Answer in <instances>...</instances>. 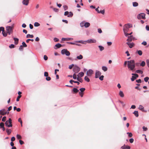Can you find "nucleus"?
Instances as JSON below:
<instances>
[{"label":"nucleus","instance_id":"1","mask_svg":"<svg viewBox=\"0 0 149 149\" xmlns=\"http://www.w3.org/2000/svg\"><path fill=\"white\" fill-rule=\"evenodd\" d=\"M127 62L128 68L131 70H133L135 67L134 61V60H131L128 61Z\"/></svg>","mask_w":149,"mask_h":149},{"label":"nucleus","instance_id":"2","mask_svg":"<svg viewBox=\"0 0 149 149\" xmlns=\"http://www.w3.org/2000/svg\"><path fill=\"white\" fill-rule=\"evenodd\" d=\"M14 28V25L13 24L11 26H8L6 28V30L7 31V33L9 35H10L13 32V30Z\"/></svg>","mask_w":149,"mask_h":149},{"label":"nucleus","instance_id":"3","mask_svg":"<svg viewBox=\"0 0 149 149\" xmlns=\"http://www.w3.org/2000/svg\"><path fill=\"white\" fill-rule=\"evenodd\" d=\"M132 26V25L130 24H127L125 25L123 28L124 32H127L128 31L129 28Z\"/></svg>","mask_w":149,"mask_h":149},{"label":"nucleus","instance_id":"4","mask_svg":"<svg viewBox=\"0 0 149 149\" xmlns=\"http://www.w3.org/2000/svg\"><path fill=\"white\" fill-rule=\"evenodd\" d=\"M12 123V120L10 118H9L8 120L6 121L5 124L6 126L9 127L12 126L13 125Z\"/></svg>","mask_w":149,"mask_h":149},{"label":"nucleus","instance_id":"5","mask_svg":"<svg viewBox=\"0 0 149 149\" xmlns=\"http://www.w3.org/2000/svg\"><path fill=\"white\" fill-rule=\"evenodd\" d=\"M61 53L62 54H65L67 56H69L70 55V52L67 49H63L61 51Z\"/></svg>","mask_w":149,"mask_h":149},{"label":"nucleus","instance_id":"6","mask_svg":"<svg viewBox=\"0 0 149 149\" xmlns=\"http://www.w3.org/2000/svg\"><path fill=\"white\" fill-rule=\"evenodd\" d=\"M137 18L139 19H145V14L144 13H141L139 14L137 16Z\"/></svg>","mask_w":149,"mask_h":149},{"label":"nucleus","instance_id":"7","mask_svg":"<svg viewBox=\"0 0 149 149\" xmlns=\"http://www.w3.org/2000/svg\"><path fill=\"white\" fill-rule=\"evenodd\" d=\"M80 70V68L76 65H75L73 67V71L75 73H78Z\"/></svg>","mask_w":149,"mask_h":149},{"label":"nucleus","instance_id":"8","mask_svg":"<svg viewBox=\"0 0 149 149\" xmlns=\"http://www.w3.org/2000/svg\"><path fill=\"white\" fill-rule=\"evenodd\" d=\"M93 71L92 70L90 69L87 72V75L88 76L91 77L93 74Z\"/></svg>","mask_w":149,"mask_h":149},{"label":"nucleus","instance_id":"9","mask_svg":"<svg viewBox=\"0 0 149 149\" xmlns=\"http://www.w3.org/2000/svg\"><path fill=\"white\" fill-rule=\"evenodd\" d=\"M7 113V112L6 109H2L0 110V114L2 115H5Z\"/></svg>","mask_w":149,"mask_h":149},{"label":"nucleus","instance_id":"10","mask_svg":"<svg viewBox=\"0 0 149 149\" xmlns=\"http://www.w3.org/2000/svg\"><path fill=\"white\" fill-rule=\"evenodd\" d=\"M101 73L100 72L97 71L95 73V78H98L101 75Z\"/></svg>","mask_w":149,"mask_h":149},{"label":"nucleus","instance_id":"11","mask_svg":"<svg viewBox=\"0 0 149 149\" xmlns=\"http://www.w3.org/2000/svg\"><path fill=\"white\" fill-rule=\"evenodd\" d=\"M87 42L88 43H95L96 41L95 39H90L87 40Z\"/></svg>","mask_w":149,"mask_h":149},{"label":"nucleus","instance_id":"12","mask_svg":"<svg viewBox=\"0 0 149 149\" xmlns=\"http://www.w3.org/2000/svg\"><path fill=\"white\" fill-rule=\"evenodd\" d=\"M29 0H23L22 2V3L26 6H27L29 3Z\"/></svg>","mask_w":149,"mask_h":149},{"label":"nucleus","instance_id":"13","mask_svg":"<svg viewBox=\"0 0 149 149\" xmlns=\"http://www.w3.org/2000/svg\"><path fill=\"white\" fill-rule=\"evenodd\" d=\"M127 44L129 45V47L130 48H132L134 46V43H130L129 42H127Z\"/></svg>","mask_w":149,"mask_h":149},{"label":"nucleus","instance_id":"14","mask_svg":"<svg viewBox=\"0 0 149 149\" xmlns=\"http://www.w3.org/2000/svg\"><path fill=\"white\" fill-rule=\"evenodd\" d=\"M73 39L72 38H62V41H65V40H73Z\"/></svg>","mask_w":149,"mask_h":149},{"label":"nucleus","instance_id":"15","mask_svg":"<svg viewBox=\"0 0 149 149\" xmlns=\"http://www.w3.org/2000/svg\"><path fill=\"white\" fill-rule=\"evenodd\" d=\"M13 39L15 41V45H17L19 39L17 38H14Z\"/></svg>","mask_w":149,"mask_h":149},{"label":"nucleus","instance_id":"16","mask_svg":"<svg viewBox=\"0 0 149 149\" xmlns=\"http://www.w3.org/2000/svg\"><path fill=\"white\" fill-rule=\"evenodd\" d=\"M62 45L59 43H58L55 45V46L56 47V48H54L55 49H57L58 48H59L62 47Z\"/></svg>","mask_w":149,"mask_h":149},{"label":"nucleus","instance_id":"17","mask_svg":"<svg viewBox=\"0 0 149 149\" xmlns=\"http://www.w3.org/2000/svg\"><path fill=\"white\" fill-rule=\"evenodd\" d=\"M132 36H128V39H127V41L128 42H130L132 41Z\"/></svg>","mask_w":149,"mask_h":149},{"label":"nucleus","instance_id":"18","mask_svg":"<svg viewBox=\"0 0 149 149\" xmlns=\"http://www.w3.org/2000/svg\"><path fill=\"white\" fill-rule=\"evenodd\" d=\"M119 95L121 97H123L124 96V94L123 92L122 91H119Z\"/></svg>","mask_w":149,"mask_h":149},{"label":"nucleus","instance_id":"19","mask_svg":"<svg viewBox=\"0 0 149 149\" xmlns=\"http://www.w3.org/2000/svg\"><path fill=\"white\" fill-rule=\"evenodd\" d=\"M90 23L89 22H86L84 24V26L86 28L90 26Z\"/></svg>","mask_w":149,"mask_h":149},{"label":"nucleus","instance_id":"20","mask_svg":"<svg viewBox=\"0 0 149 149\" xmlns=\"http://www.w3.org/2000/svg\"><path fill=\"white\" fill-rule=\"evenodd\" d=\"M84 75V73L83 72H81L79 73L77 75V77H82Z\"/></svg>","mask_w":149,"mask_h":149},{"label":"nucleus","instance_id":"21","mask_svg":"<svg viewBox=\"0 0 149 149\" xmlns=\"http://www.w3.org/2000/svg\"><path fill=\"white\" fill-rule=\"evenodd\" d=\"M6 131L7 133L8 134V135H10L11 132V130L8 129H6Z\"/></svg>","mask_w":149,"mask_h":149},{"label":"nucleus","instance_id":"22","mask_svg":"<svg viewBox=\"0 0 149 149\" xmlns=\"http://www.w3.org/2000/svg\"><path fill=\"white\" fill-rule=\"evenodd\" d=\"M133 113L134 114V115L136 117H138L139 114H138V111H134V112H133Z\"/></svg>","mask_w":149,"mask_h":149},{"label":"nucleus","instance_id":"23","mask_svg":"<svg viewBox=\"0 0 149 149\" xmlns=\"http://www.w3.org/2000/svg\"><path fill=\"white\" fill-rule=\"evenodd\" d=\"M33 35H30V34H28L26 36V38H33Z\"/></svg>","mask_w":149,"mask_h":149},{"label":"nucleus","instance_id":"24","mask_svg":"<svg viewBox=\"0 0 149 149\" xmlns=\"http://www.w3.org/2000/svg\"><path fill=\"white\" fill-rule=\"evenodd\" d=\"M77 58L79 60L83 58V56L81 55H80L79 56H77Z\"/></svg>","mask_w":149,"mask_h":149},{"label":"nucleus","instance_id":"25","mask_svg":"<svg viewBox=\"0 0 149 149\" xmlns=\"http://www.w3.org/2000/svg\"><path fill=\"white\" fill-rule=\"evenodd\" d=\"M77 80L80 82H82L83 81L82 79L81 78L79 77H77Z\"/></svg>","mask_w":149,"mask_h":149},{"label":"nucleus","instance_id":"26","mask_svg":"<svg viewBox=\"0 0 149 149\" xmlns=\"http://www.w3.org/2000/svg\"><path fill=\"white\" fill-rule=\"evenodd\" d=\"M139 109H140V110L142 111H143L144 107L141 105H139Z\"/></svg>","mask_w":149,"mask_h":149},{"label":"nucleus","instance_id":"27","mask_svg":"<svg viewBox=\"0 0 149 149\" xmlns=\"http://www.w3.org/2000/svg\"><path fill=\"white\" fill-rule=\"evenodd\" d=\"M102 70L104 72L107 71L108 69L106 67L104 66H102Z\"/></svg>","mask_w":149,"mask_h":149},{"label":"nucleus","instance_id":"28","mask_svg":"<svg viewBox=\"0 0 149 149\" xmlns=\"http://www.w3.org/2000/svg\"><path fill=\"white\" fill-rule=\"evenodd\" d=\"M98 47L100 49V50L101 51H102L104 49V47L101 45L99 46Z\"/></svg>","mask_w":149,"mask_h":149},{"label":"nucleus","instance_id":"29","mask_svg":"<svg viewBox=\"0 0 149 149\" xmlns=\"http://www.w3.org/2000/svg\"><path fill=\"white\" fill-rule=\"evenodd\" d=\"M84 79L88 82H89L90 81L89 79L87 76H85L84 77Z\"/></svg>","mask_w":149,"mask_h":149},{"label":"nucleus","instance_id":"30","mask_svg":"<svg viewBox=\"0 0 149 149\" xmlns=\"http://www.w3.org/2000/svg\"><path fill=\"white\" fill-rule=\"evenodd\" d=\"M133 6L134 7H136L138 6V3L136 2H134L133 3Z\"/></svg>","mask_w":149,"mask_h":149},{"label":"nucleus","instance_id":"31","mask_svg":"<svg viewBox=\"0 0 149 149\" xmlns=\"http://www.w3.org/2000/svg\"><path fill=\"white\" fill-rule=\"evenodd\" d=\"M73 15V14L71 12H70L69 13L68 17H72Z\"/></svg>","mask_w":149,"mask_h":149},{"label":"nucleus","instance_id":"32","mask_svg":"<svg viewBox=\"0 0 149 149\" xmlns=\"http://www.w3.org/2000/svg\"><path fill=\"white\" fill-rule=\"evenodd\" d=\"M136 72L138 73H141L142 74L143 73V72L140 70H137L136 71Z\"/></svg>","mask_w":149,"mask_h":149},{"label":"nucleus","instance_id":"33","mask_svg":"<svg viewBox=\"0 0 149 149\" xmlns=\"http://www.w3.org/2000/svg\"><path fill=\"white\" fill-rule=\"evenodd\" d=\"M73 91L74 93H77L79 91V90L75 88H73Z\"/></svg>","mask_w":149,"mask_h":149},{"label":"nucleus","instance_id":"34","mask_svg":"<svg viewBox=\"0 0 149 149\" xmlns=\"http://www.w3.org/2000/svg\"><path fill=\"white\" fill-rule=\"evenodd\" d=\"M145 62L144 61H143L141 63L140 65L142 67H143L145 65Z\"/></svg>","mask_w":149,"mask_h":149},{"label":"nucleus","instance_id":"35","mask_svg":"<svg viewBox=\"0 0 149 149\" xmlns=\"http://www.w3.org/2000/svg\"><path fill=\"white\" fill-rule=\"evenodd\" d=\"M2 33L3 36L6 37L7 36V34L4 32V30L2 31Z\"/></svg>","mask_w":149,"mask_h":149},{"label":"nucleus","instance_id":"36","mask_svg":"<svg viewBox=\"0 0 149 149\" xmlns=\"http://www.w3.org/2000/svg\"><path fill=\"white\" fill-rule=\"evenodd\" d=\"M40 25V24L39 23L37 22H36L34 24V26H38Z\"/></svg>","mask_w":149,"mask_h":149},{"label":"nucleus","instance_id":"37","mask_svg":"<svg viewBox=\"0 0 149 149\" xmlns=\"http://www.w3.org/2000/svg\"><path fill=\"white\" fill-rule=\"evenodd\" d=\"M149 79V77H147L144 78V80L146 82H147Z\"/></svg>","mask_w":149,"mask_h":149},{"label":"nucleus","instance_id":"38","mask_svg":"<svg viewBox=\"0 0 149 149\" xmlns=\"http://www.w3.org/2000/svg\"><path fill=\"white\" fill-rule=\"evenodd\" d=\"M138 54L140 55L141 56L142 54V52L141 50H139L137 51Z\"/></svg>","mask_w":149,"mask_h":149},{"label":"nucleus","instance_id":"39","mask_svg":"<svg viewBox=\"0 0 149 149\" xmlns=\"http://www.w3.org/2000/svg\"><path fill=\"white\" fill-rule=\"evenodd\" d=\"M104 12H105V10L104 9L100 11L99 13H101L103 15H104Z\"/></svg>","mask_w":149,"mask_h":149},{"label":"nucleus","instance_id":"40","mask_svg":"<svg viewBox=\"0 0 149 149\" xmlns=\"http://www.w3.org/2000/svg\"><path fill=\"white\" fill-rule=\"evenodd\" d=\"M74 65L73 64H72L69 65V68L70 69H72L73 67H74Z\"/></svg>","mask_w":149,"mask_h":149},{"label":"nucleus","instance_id":"41","mask_svg":"<svg viewBox=\"0 0 149 149\" xmlns=\"http://www.w3.org/2000/svg\"><path fill=\"white\" fill-rule=\"evenodd\" d=\"M4 126V124L3 123H0V128H2Z\"/></svg>","mask_w":149,"mask_h":149},{"label":"nucleus","instance_id":"42","mask_svg":"<svg viewBox=\"0 0 149 149\" xmlns=\"http://www.w3.org/2000/svg\"><path fill=\"white\" fill-rule=\"evenodd\" d=\"M17 138L18 139H20L22 138V136L19 134H17L16 136Z\"/></svg>","mask_w":149,"mask_h":149},{"label":"nucleus","instance_id":"43","mask_svg":"<svg viewBox=\"0 0 149 149\" xmlns=\"http://www.w3.org/2000/svg\"><path fill=\"white\" fill-rule=\"evenodd\" d=\"M18 121L20 123L21 126L22 127V121L21 120V118H19L18 119Z\"/></svg>","mask_w":149,"mask_h":149},{"label":"nucleus","instance_id":"44","mask_svg":"<svg viewBox=\"0 0 149 149\" xmlns=\"http://www.w3.org/2000/svg\"><path fill=\"white\" fill-rule=\"evenodd\" d=\"M51 8H53V10L56 12H58V10L56 8H53L52 7H51Z\"/></svg>","mask_w":149,"mask_h":149},{"label":"nucleus","instance_id":"45","mask_svg":"<svg viewBox=\"0 0 149 149\" xmlns=\"http://www.w3.org/2000/svg\"><path fill=\"white\" fill-rule=\"evenodd\" d=\"M85 23L84 22H82L80 24V25L81 27L84 26Z\"/></svg>","mask_w":149,"mask_h":149},{"label":"nucleus","instance_id":"46","mask_svg":"<svg viewBox=\"0 0 149 149\" xmlns=\"http://www.w3.org/2000/svg\"><path fill=\"white\" fill-rule=\"evenodd\" d=\"M22 46H23V47H26L27 46V45L24 42H23L22 43Z\"/></svg>","mask_w":149,"mask_h":149},{"label":"nucleus","instance_id":"47","mask_svg":"<svg viewBox=\"0 0 149 149\" xmlns=\"http://www.w3.org/2000/svg\"><path fill=\"white\" fill-rule=\"evenodd\" d=\"M79 90L81 91L80 92H83L85 91V88H80Z\"/></svg>","mask_w":149,"mask_h":149},{"label":"nucleus","instance_id":"48","mask_svg":"<svg viewBox=\"0 0 149 149\" xmlns=\"http://www.w3.org/2000/svg\"><path fill=\"white\" fill-rule=\"evenodd\" d=\"M76 73H74V74L73 76V79H77V75L76 74Z\"/></svg>","mask_w":149,"mask_h":149},{"label":"nucleus","instance_id":"49","mask_svg":"<svg viewBox=\"0 0 149 149\" xmlns=\"http://www.w3.org/2000/svg\"><path fill=\"white\" fill-rule=\"evenodd\" d=\"M136 79V77L134 76H132V78H131V80L132 81H134Z\"/></svg>","mask_w":149,"mask_h":149},{"label":"nucleus","instance_id":"50","mask_svg":"<svg viewBox=\"0 0 149 149\" xmlns=\"http://www.w3.org/2000/svg\"><path fill=\"white\" fill-rule=\"evenodd\" d=\"M132 75L134 76L135 77H136V78L138 77H139L138 75L136 74L132 73Z\"/></svg>","mask_w":149,"mask_h":149},{"label":"nucleus","instance_id":"51","mask_svg":"<svg viewBox=\"0 0 149 149\" xmlns=\"http://www.w3.org/2000/svg\"><path fill=\"white\" fill-rule=\"evenodd\" d=\"M127 134H128V136L130 137H131L132 136V133L127 132Z\"/></svg>","mask_w":149,"mask_h":149},{"label":"nucleus","instance_id":"52","mask_svg":"<svg viewBox=\"0 0 149 149\" xmlns=\"http://www.w3.org/2000/svg\"><path fill=\"white\" fill-rule=\"evenodd\" d=\"M21 96H22L21 95H19V96H18L17 97V98L16 101H19V99L21 98Z\"/></svg>","mask_w":149,"mask_h":149},{"label":"nucleus","instance_id":"53","mask_svg":"<svg viewBox=\"0 0 149 149\" xmlns=\"http://www.w3.org/2000/svg\"><path fill=\"white\" fill-rule=\"evenodd\" d=\"M44 75L45 76L47 77L48 76V72H44Z\"/></svg>","mask_w":149,"mask_h":149},{"label":"nucleus","instance_id":"54","mask_svg":"<svg viewBox=\"0 0 149 149\" xmlns=\"http://www.w3.org/2000/svg\"><path fill=\"white\" fill-rule=\"evenodd\" d=\"M104 76L103 75H102L100 77H99V79L101 80L102 81L103 80V78H104Z\"/></svg>","mask_w":149,"mask_h":149},{"label":"nucleus","instance_id":"55","mask_svg":"<svg viewBox=\"0 0 149 149\" xmlns=\"http://www.w3.org/2000/svg\"><path fill=\"white\" fill-rule=\"evenodd\" d=\"M46 79L47 81H50L51 80V78L50 77H49L48 76L46 77Z\"/></svg>","mask_w":149,"mask_h":149},{"label":"nucleus","instance_id":"56","mask_svg":"<svg viewBox=\"0 0 149 149\" xmlns=\"http://www.w3.org/2000/svg\"><path fill=\"white\" fill-rule=\"evenodd\" d=\"M63 7L64 8V9L65 10H67L68 8V7L66 5L64 6H63Z\"/></svg>","mask_w":149,"mask_h":149},{"label":"nucleus","instance_id":"57","mask_svg":"<svg viewBox=\"0 0 149 149\" xmlns=\"http://www.w3.org/2000/svg\"><path fill=\"white\" fill-rule=\"evenodd\" d=\"M134 140L132 138H131V139H130V140H129V141H130V142L131 143H133V142H134Z\"/></svg>","mask_w":149,"mask_h":149},{"label":"nucleus","instance_id":"58","mask_svg":"<svg viewBox=\"0 0 149 149\" xmlns=\"http://www.w3.org/2000/svg\"><path fill=\"white\" fill-rule=\"evenodd\" d=\"M6 116H4L3 118L2 119V121L4 122L6 120Z\"/></svg>","mask_w":149,"mask_h":149},{"label":"nucleus","instance_id":"59","mask_svg":"<svg viewBox=\"0 0 149 149\" xmlns=\"http://www.w3.org/2000/svg\"><path fill=\"white\" fill-rule=\"evenodd\" d=\"M136 82L139 83H140L141 82V79H139L138 80H137L136 81Z\"/></svg>","mask_w":149,"mask_h":149},{"label":"nucleus","instance_id":"60","mask_svg":"<svg viewBox=\"0 0 149 149\" xmlns=\"http://www.w3.org/2000/svg\"><path fill=\"white\" fill-rule=\"evenodd\" d=\"M44 58L45 60H47L48 59V57L46 55H45L44 56Z\"/></svg>","mask_w":149,"mask_h":149},{"label":"nucleus","instance_id":"61","mask_svg":"<svg viewBox=\"0 0 149 149\" xmlns=\"http://www.w3.org/2000/svg\"><path fill=\"white\" fill-rule=\"evenodd\" d=\"M15 45L13 44H11L9 46V47L10 48H13L14 47Z\"/></svg>","mask_w":149,"mask_h":149},{"label":"nucleus","instance_id":"62","mask_svg":"<svg viewBox=\"0 0 149 149\" xmlns=\"http://www.w3.org/2000/svg\"><path fill=\"white\" fill-rule=\"evenodd\" d=\"M11 140V141H12V142L14 141L15 140V137L14 136H13V137H12Z\"/></svg>","mask_w":149,"mask_h":149},{"label":"nucleus","instance_id":"63","mask_svg":"<svg viewBox=\"0 0 149 149\" xmlns=\"http://www.w3.org/2000/svg\"><path fill=\"white\" fill-rule=\"evenodd\" d=\"M79 94L81 97H82L83 96L84 94L82 92H79Z\"/></svg>","mask_w":149,"mask_h":149},{"label":"nucleus","instance_id":"64","mask_svg":"<svg viewBox=\"0 0 149 149\" xmlns=\"http://www.w3.org/2000/svg\"><path fill=\"white\" fill-rule=\"evenodd\" d=\"M146 63L147 66L149 68V60L147 59L146 60Z\"/></svg>","mask_w":149,"mask_h":149}]
</instances>
